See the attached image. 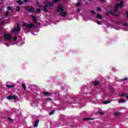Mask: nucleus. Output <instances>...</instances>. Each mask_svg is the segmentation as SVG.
Instances as JSON below:
<instances>
[{
    "mask_svg": "<svg viewBox=\"0 0 128 128\" xmlns=\"http://www.w3.org/2000/svg\"><path fill=\"white\" fill-rule=\"evenodd\" d=\"M57 10L58 12H60V14L62 16H64V17L66 16V14H67L66 12H64V9L62 6H60L59 7H58Z\"/></svg>",
    "mask_w": 128,
    "mask_h": 128,
    "instance_id": "nucleus-1",
    "label": "nucleus"
},
{
    "mask_svg": "<svg viewBox=\"0 0 128 128\" xmlns=\"http://www.w3.org/2000/svg\"><path fill=\"white\" fill-rule=\"evenodd\" d=\"M54 6V2H48L46 4L44 7V10L45 12H48V6Z\"/></svg>",
    "mask_w": 128,
    "mask_h": 128,
    "instance_id": "nucleus-2",
    "label": "nucleus"
},
{
    "mask_svg": "<svg viewBox=\"0 0 128 128\" xmlns=\"http://www.w3.org/2000/svg\"><path fill=\"white\" fill-rule=\"evenodd\" d=\"M20 31V24L17 23L16 27L14 26V29L11 31V32L16 34V32H18Z\"/></svg>",
    "mask_w": 128,
    "mask_h": 128,
    "instance_id": "nucleus-3",
    "label": "nucleus"
},
{
    "mask_svg": "<svg viewBox=\"0 0 128 128\" xmlns=\"http://www.w3.org/2000/svg\"><path fill=\"white\" fill-rule=\"evenodd\" d=\"M24 8L26 10L27 12H32V14H33V12H34V7H31L30 8V7L28 6H25Z\"/></svg>",
    "mask_w": 128,
    "mask_h": 128,
    "instance_id": "nucleus-4",
    "label": "nucleus"
},
{
    "mask_svg": "<svg viewBox=\"0 0 128 128\" xmlns=\"http://www.w3.org/2000/svg\"><path fill=\"white\" fill-rule=\"evenodd\" d=\"M4 40H12V34H4Z\"/></svg>",
    "mask_w": 128,
    "mask_h": 128,
    "instance_id": "nucleus-5",
    "label": "nucleus"
},
{
    "mask_svg": "<svg viewBox=\"0 0 128 128\" xmlns=\"http://www.w3.org/2000/svg\"><path fill=\"white\" fill-rule=\"evenodd\" d=\"M16 100V98H18V96H8V97H7V100Z\"/></svg>",
    "mask_w": 128,
    "mask_h": 128,
    "instance_id": "nucleus-6",
    "label": "nucleus"
},
{
    "mask_svg": "<svg viewBox=\"0 0 128 128\" xmlns=\"http://www.w3.org/2000/svg\"><path fill=\"white\" fill-rule=\"evenodd\" d=\"M124 6V2L122 1L120 4H117L116 7L118 8H122Z\"/></svg>",
    "mask_w": 128,
    "mask_h": 128,
    "instance_id": "nucleus-7",
    "label": "nucleus"
},
{
    "mask_svg": "<svg viewBox=\"0 0 128 128\" xmlns=\"http://www.w3.org/2000/svg\"><path fill=\"white\" fill-rule=\"evenodd\" d=\"M34 26L32 23L27 24V27L26 28L30 29V28H32Z\"/></svg>",
    "mask_w": 128,
    "mask_h": 128,
    "instance_id": "nucleus-8",
    "label": "nucleus"
},
{
    "mask_svg": "<svg viewBox=\"0 0 128 128\" xmlns=\"http://www.w3.org/2000/svg\"><path fill=\"white\" fill-rule=\"evenodd\" d=\"M38 122H40V120H37L36 121H34V128H38Z\"/></svg>",
    "mask_w": 128,
    "mask_h": 128,
    "instance_id": "nucleus-9",
    "label": "nucleus"
},
{
    "mask_svg": "<svg viewBox=\"0 0 128 128\" xmlns=\"http://www.w3.org/2000/svg\"><path fill=\"white\" fill-rule=\"evenodd\" d=\"M94 120V118H84L83 119V120L86 122V120Z\"/></svg>",
    "mask_w": 128,
    "mask_h": 128,
    "instance_id": "nucleus-10",
    "label": "nucleus"
},
{
    "mask_svg": "<svg viewBox=\"0 0 128 128\" xmlns=\"http://www.w3.org/2000/svg\"><path fill=\"white\" fill-rule=\"evenodd\" d=\"M6 10H10V12H14V9L12 8L10 6H8L6 8Z\"/></svg>",
    "mask_w": 128,
    "mask_h": 128,
    "instance_id": "nucleus-11",
    "label": "nucleus"
},
{
    "mask_svg": "<svg viewBox=\"0 0 128 128\" xmlns=\"http://www.w3.org/2000/svg\"><path fill=\"white\" fill-rule=\"evenodd\" d=\"M6 88H14V86H16V85L14 84H12V85H6Z\"/></svg>",
    "mask_w": 128,
    "mask_h": 128,
    "instance_id": "nucleus-12",
    "label": "nucleus"
},
{
    "mask_svg": "<svg viewBox=\"0 0 128 128\" xmlns=\"http://www.w3.org/2000/svg\"><path fill=\"white\" fill-rule=\"evenodd\" d=\"M96 17L98 18L99 20H102V16L100 14H96Z\"/></svg>",
    "mask_w": 128,
    "mask_h": 128,
    "instance_id": "nucleus-13",
    "label": "nucleus"
},
{
    "mask_svg": "<svg viewBox=\"0 0 128 128\" xmlns=\"http://www.w3.org/2000/svg\"><path fill=\"white\" fill-rule=\"evenodd\" d=\"M110 102H112L111 100H106L103 104H110Z\"/></svg>",
    "mask_w": 128,
    "mask_h": 128,
    "instance_id": "nucleus-14",
    "label": "nucleus"
},
{
    "mask_svg": "<svg viewBox=\"0 0 128 128\" xmlns=\"http://www.w3.org/2000/svg\"><path fill=\"white\" fill-rule=\"evenodd\" d=\"M32 16L34 22H36L38 20V18H36V16Z\"/></svg>",
    "mask_w": 128,
    "mask_h": 128,
    "instance_id": "nucleus-15",
    "label": "nucleus"
},
{
    "mask_svg": "<svg viewBox=\"0 0 128 128\" xmlns=\"http://www.w3.org/2000/svg\"><path fill=\"white\" fill-rule=\"evenodd\" d=\"M94 86H98L100 84V82L98 81H94Z\"/></svg>",
    "mask_w": 128,
    "mask_h": 128,
    "instance_id": "nucleus-16",
    "label": "nucleus"
},
{
    "mask_svg": "<svg viewBox=\"0 0 128 128\" xmlns=\"http://www.w3.org/2000/svg\"><path fill=\"white\" fill-rule=\"evenodd\" d=\"M44 96H50V94H52V93L50 92H44Z\"/></svg>",
    "mask_w": 128,
    "mask_h": 128,
    "instance_id": "nucleus-17",
    "label": "nucleus"
},
{
    "mask_svg": "<svg viewBox=\"0 0 128 128\" xmlns=\"http://www.w3.org/2000/svg\"><path fill=\"white\" fill-rule=\"evenodd\" d=\"M114 114L115 116H118L120 115V112H116Z\"/></svg>",
    "mask_w": 128,
    "mask_h": 128,
    "instance_id": "nucleus-18",
    "label": "nucleus"
},
{
    "mask_svg": "<svg viewBox=\"0 0 128 128\" xmlns=\"http://www.w3.org/2000/svg\"><path fill=\"white\" fill-rule=\"evenodd\" d=\"M126 102V100L124 99H120L118 101L120 103H124Z\"/></svg>",
    "mask_w": 128,
    "mask_h": 128,
    "instance_id": "nucleus-19",
    "label": "nucleus"
},
{
    "mask_svg": "<svg viewBox=\"0 0 128 128\" xmlns=\"http://www.w3.org/2000/svg\"><path fill=\"white\" fill-rule=\"evenodd\" d=\"M22 88L24 90H26V84H22Z\"/></svg>",
    "mask_w": 128,
    "mask_h": 128,
    "instance_id": "nucleus-20",
    "label": "nucleus"
},
{
    "mask_svg": "<svg viewBox=\"0 0 128 128\" xmlns=\"http://www.w3.org/2000/svg\"><path fill=\"white\" fill-rule=\"evenodd\" d=\"M18 4H23L24 2H22V0H17Z\"/></svg>",
    "mask_w": 128,
    "mask_h": 128,
    "instance_id": "nucleus-21",
    "label": "nucleus"
},
{
    "mask_svg": "<svg viewBox=\"0 0 128 128\" xmlns=\"http://www.w3.org/2000/svg\"><path fill=\"white\" fill-rule=\"evenodd\" d=\"M110 92L111 94H114V89L112 88H110Z\"/></svg>",
    "mask_w": 128,
    "mask_h": 128,
    "instance_id": "nucleus-22",
    "label": "nucleus"
},
{
    "mask_svg": "<svg viewBox=\"0 0 128 128\" xmlns=\"http://www.w3.org/2000/svg\"><path fill=\"white\" fill-rule=\"evenodd\" d=\"M36 4H37V6H38V8H42V4H41L40 3V2H36Z\"/></svg>",
    "mask_w": 128,
    "mask_h": 128,
    "instance_id": "nucleus-23",
    "label": "nucleus"
},
{
    "mask_svg": "<svg viewBox=\"0 0 128 128\" xmlns=\"http://www.w3.org/2000/svg\"><path fill=\"white\" fill-rule=\"evenodd\" d=\"M8 14H10L8 12L6 11L5 12V18H8Z\"/></svg>",
    "mask_w": 128,
    "mask_h": 128,
    "instance_id": "nucleus-24",
    "label": "nucleus"
},
{
    "mask_svg": "<svg viewBox=\"0 0 128 128\" xmlns=\"http://www.w3.org/2000/svg\"><path fill=\"white\" fill-rule=\"evenodd\" d=\"M16 10L17 12H20V6H17L16 7Z\"/></svg>",
    "mask_w": 128,
    "mask_h": 128,
    "instance_id": "nucleus-25",
    "label": "nucleus"
},
{
    "mask_svg": "<svg viewBox=\"0 0 128 128\" xmlns=\"http://www.w3.org/2000/svg\"><path fill=\"white\" fill-rule=\"evenodd\" d=\"M127 96V95H126V93H123V94H122L119 95V96Z\"/></svg>",
    "mask_w": 128,
    "mask_h": 128,
    "instance_id": "nucleus-26",
    "label": "nucleus"
},
{
    "mask_svg": "<svg viewBox=\"0 0 128 128\" xmlns=\"http://www.w3.org/2000/svg\"><path fill=\"white\" fill-rule=\"evenodd\" d=\"M54 112H56V110H53L51 112H50L49 113V114H50V116H52V114H54Z\"/></svg>",
    "mask_w": 128,
    "mask_h": 128,
    "instance_id": "nucleus-27",
    "label": "nucleus"
},
{
    "mask_svg": "<svg viewBox=\"0 0 128 128\" xmlns=\"http://www.w3.org/2000/svg\"><path fill=\"white\" fill-rule=\"evenodd\" d=\"M128 80V78H124L122 79L121 80L122 82H125V80Z\"/></svg>",
    "mask_w": 128,
    "mask_h": 128,
    "instance_id": "nucleus-28",
    "label": "nucleus"
},
{
    "mask_svg": "<svg viewBox=\"0 0 128 128\" xmlns=\"http://www.w3.org/2000/svg\"><path fill=\"white\" fill-rule=\"evenodd\" d=\"M60 2V0H53L52 2H54H54Z\"/></svg>",
    "mask_w": 128,
    "mask_h": 128,
    "instance_id": "nucleus-29",
    "label": "nucleus"
},
{
    "mask_svg": "<svg viewBox=\"0 0 128 128\" xmlns=\"http://www.w3.org/2000/svg\"><path fill=\"white\" fill-rule=\"evenodd\" d=\"M36 12H38V14H40L41 10L40 8H38V9L36 10Z\"/></svg>",
    "mask_w": 128,
    "mask_h": 128,
    "instance_id": "nucleus-30",
    "label": "nucleus"
},
{
    "mask_svg": "<svg viewBox=\"0 0 128 128\" xmlns=\"http://www.w3.org/2000/svg\"><path fill=\"white\" fill-rule=\"evenodd\" d=\"M8 120H9V122H14V120L10 117L8 118Z\"/></svg>",
    "mask_w": 128,
    "mask_h": 128,
    "instance_id": "nucleus-31",
    "label": "nucleus"
},
{
    "mask_svg": "<svg viewBox=\"0 0 128 128\" xmlns=\"http://www.w3.org/2000/svg\"><path fill=\"white\" fill-rule=\"evenodd\" d=\"M76 6H82V3L78 2V3L76 4Z\"/></svg>",
    "mask_w": 128,
    "mask_h": 128,
    "instance_id": "nucleus-32",
    "label": "nucleus"
},
{
    "mask_svg": "<svg viewBox=\"0 0 128 128\" xmlns=\"http://www.w3.org/2000/svg\"><path fill=\"white\" fill-rule=\"evenodd\" d=\"M109 14H110L112 16H114V12H112V10H110L109 12Z\"/></svg>",
    "mask_w": 128,
    "mask_h": 128,
    "instance_id": "nucleus-33",
    "label": "nucleus"
},
{
    "mask_svg": "<svg viewBox=\"0 0 128 128\" xmlns=\"http://www.w3.org/2000/svg\"><path fill=\"white\" fill-rule=\"evenodd\" d=\"M118 8L116 7V6H115V8L114 9V12H116V10H118Z\"/></svg>",
    "mask_w": 128,
    "mask_h": 128,
    "instance_id": "nucleus-34",
    "label": "nucleus"
},
{
    "mask_svg": "<svg viewBox=\"0 0 128 128\" xmlns=\"http://www.w3.org/2000/svg\"><path fill=\"white\" fill-rule=\"evenodd\" d=\"M46 100L52 101V98H48L46 99Z\"/></svg>",
    "mask_w": 128,
    "mask_h": 128,
    "instance_id": "nucleus-35",
    "label": "nucleus"
},
{
    "mask_svg": "<svg viewBox=\"0 0 128 128\" xmlns=\"http://www.w3.org/2000/svg\"><path fill=\"white\" fill-rule=\"evenodd\" d=\"M100 10H102V8H100V7H98L97 8V12H100Z\"/></svg>",
    "mask_w": 128,
    "mask_h": 128,
    "instance_id": "nucleus-36",
    "label": "nucleus"
},
{
    "mask_svg": "<svg viewBox=\"0 0 128 128\" xmlns=\"http://www.w3.org/2000/svg\"><path fill=\"white\" fill-rule=\"evenodd\" d=\"M98 113H99L100 114H101V115L104 114V113L102 112H98Z\"/></svg>",
    "mask_w": 128,
    "mask_h": 128,
    "instance_id": "nucleus-37",
    "label": "nucleus"
},
{
    "mask_svg": "<svg viewBox=\"0 0 128 128\" xmlns=\"http://www.w3.org/2000/svg\"><path fill=\"white\" fill-rule=\"evenodd\" d=\"M22 26H26V28H27L28 24H26V23H23Z\"/></svg>",
    "mask_w": 128,
    "mask_h": 128,
    "instance_id": "nucleus-38",
    "label": "nucleus"
},
{
    "mask_svg": "<svg viewBox=\"0 0 128 128\" xmlns=\"http://www.w3.org/2000/svg\"><path fill=\"white\" fill-rule=\"evenodd\" d=\"M14 42H16V40H18V37L16 36L14 37Z\"/></svg>",
    "mask_w": 128,
    "mask_h": 128,
    "instance_id": "nucleus-39",
    "label": "nucleus"
},
{
    "mask_svg": "<svg viewBox=\"0 0 128 128\" xmlns=\"http://www.w3.org/2000/svg\"><path fill=\"white\" fill-rule=\"evenodd\" d=\"M90 12H91V14H96V12H94V10H91Z\"/></svg>",
    "mask_w": 128,
    "mask_h": 128,
    "instance_id": "nucleus-40",
    "label": "nucleus"
},
{
    "mask_svg": "<svg viewBox=\"0 0 128 128\" xmlns=\"http://www.w3.org/2000/svg\"><path fill=\"white\" fill-rule=\"evenodd\" d=\"M2 18L0 19V20L2 21ZM4 24V22H0V25L2 26V24Z\"/></svg>",
    "mask_w": 128,
    "mask_h": 128,
    "instance_id": "nucleus-41",
    "label": "nucleus"
},
{
    "mask_svg": "<svg viewBox=\"0 0 128 128\" xmlns=\"http://www.w3.org/2000/svg\"><path fill=\"white\" fill-rule=\"evenodd\" d=\"M97 24H100V25H101V24H102V23H101L100 21H98V20L97 21Z\"/></svg>",
    "mask_w": 128,
    "mask_h": 128,
    "instance_id": "nucleus-42",
    "label": "nucleus"
},
{
    "mask_svg": "<svg viewBox=\"0 0 128 128\" xmlns=\"http://www.w3.org/2000/svg\"><path fill=\"white\" fill-rule=\"evenodd\" d=\"M100 2H106V0H100Z\"/></svg>",
    "mask_w": 128,
    "mask_h": 128,
    "instance_id": "nucleus-43",
    "label": "nucleus"
},
{
    "mask_svg": "<svg viewBox=\"0 0 128 128\" xmlns=\"http://www.w3.org/2000/svg\"><path fill=\"white\" fill-rule=\"evenodd\" d=\"M106 16H110V12H106Z\"/></svg>",
    "mask_w": 128,
    "mask_h": 128,
    "instance_id": "nucleus-44",
    "label": "nucleus"
},
{
    "mask_svg": "<svg viewBox=\"0 0 128 128\" xmlns=\"http://www.w3.org/2000/svg\"><path fill=\"white\" fill-rule=\"evenodd\" d=\"M124 26H128V23H124Z\"/></svg>",
    "mask_w": 128,
    "mask_h": 128,
    "instance_id": "nucleus-45",
    "label": "nucleus"
},
{
    "mask_svg": "<svg viewBox=\"0 0 128 128\" xmlns=\"http://www.w3.org/2000/svg\"><path fill=\"white\" fill-rule=\"evenodd\" d=\"M113 16H118V14H114V15H113Z\"/></svg>",
    "mask_w": 128,
    "mask_h": 128,
    "instance_id": "nucleus-46",
    "label": "nucleus"
},
{
    "mask_svg": "<svg viewBox=\"0 0 128 128\" xmlns=\"http://www.w3.org/2000/svg\"><path fill=\"white\" fill-rule=\"evenodd\" d=\"M52 6H49V8H48V9L49 10H52Z\"/></svg>",
    "mask_w": 128,
    "mask_h": 128,
    "instance_id": "nucleus-47",
    "label": "nucleus"
},
{
    "mask_svg": "<svg viewBox=\"0 0 128 128\" xmlns=\"http://www.w3.org/2000/svg\"><path fill=\"white\" fill-rule=\"evenodd\" d=\"M24 2H28V0H24Z\"/></svg>",
    "mask_w": 128,
    "mask_h": 128,
    "instance_id": "nucleus-48",
    "label": "nucleus"
},
{
    "mask_svg": "<svg viewBox=\"0 0 128 128\" xmlns=\"http://www.w3.org/2000/svg\"><path fill=\"white\" fill-rule=\"evenodd\" d=\"M78 12H80V9H78Z\"/></svg>",
    "mask_w": 128,
    "mask_h": 128,
    "instance_id": "nucleus-49",
    "label": "nucleus"
},
{
    "mask_svg": "<svg viewBox=\"0 0 128 128\" xmlns=\"http://www.w3.org/2000/svg\"><path fill=\"white\" fill-rule=\"evenodd\" d=\"M94 0H89V2H93Z\"/></svg>",
    "mask_w": 128,
    "mask_h": 128,
    "instance_id": "nucleus-50",
    "label": "nucleus"
},
{
    "mask_svg": "<svg viewBox=\"0 0 128 128\" xmlns=\"http://www.w3.org/2000/svg\"><path fill=\"white\" fill-rule=\"evenodd\" d=\"M108 96H112V95H108Z\"/></svg>",
    "mask_w": 128,
    "mask_h": 128,
    "instance_id": "nucleus-51",
    "label": "nucleus"
},
{
    "mask_svg": "<svg viewBox=\"0 0 128 128\" xmlns=\"http://www.w3.org/2000/svg\"><path fill=\"white\" fill-rule=\"evenodd\" d=\"M118 0V2H120V0Z\"/></svg>",
    "mask_w": 128,
    "mask_h": 128,
    "instance_id": "nucleus-52",
    "label": "nucleus"
},
{
    "mask_svg": "<svg viewBox=\"0 0 128 128\" xmlns=\"http://www.w3.org/2000/svg\"><path fill=\"white\" fill-rule=\"evenodd\" d=\"M79 0L81 1V0Z\"/></svg>",
    "mask_w": 128,
    "mask_h": 128,
    "instance_id": "nucleus-53",
    "label": "nucleus"
},
{
    "mask_svg": "<svg viewBox=\"0 0 128 128\" xmlns=\"http://www.w3.org/2000/svg\"><path fill=\"white\" fill-rule=\"evenodd\" d=\"M0 30H2V28H0Z\"/></svg>",
    "mask_w": 128,
    "mask_h": 128,
    "instance_id": "nucleus-54",
    "label": "nucleus"
},
{
    "mask_svg": "<svg viewBox=\"0 0 128 128\" xmlns=\"http://www.w3.org/2000/svg\"><path fill=\"white\" fill-rule=\"evenodd\" d=\"M1 1L2 0H0Z\"/></svg>",
    "mask_w": 128,
    "mask_h": 128,
    "instance_id": "nucleus-55",
    "label": "nucleus"
}]
</instances>
